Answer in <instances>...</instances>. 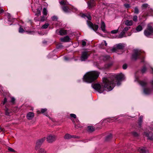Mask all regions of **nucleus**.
Instances as JSON below:
<instances>
[{"label": "nucleus", "instance_id": "nucleus-3", "mask_svg": "<svg viewBox=\"0 0 153 153\" xmlns=\"http://www.w3.org/2000/svg\"><path fill=\"white\" fill-rule=\"evenodd\" d=\"M153 33V28L149 25H147V29L144 31L145 35L147 36Z\"/></svg>", "mask_w": 153, "mask_h": 153}, {"label": "nucleus", "instance_id": "nucleus-42", "mask_svg": "<svg viewBox=\"0 0 153 153\" xmlns=\"http://www.w3.org/2000/svg\"><path fill=\"white\" fill-rule=\"evenodd\" d=\"M127 65L126 64H124L123 66V68L124 69H126L127 68Z\"/></svg>", "mask_w": 153, "mask_h": 153}, {"label": "nucleus", "instance_id": "nucleus-2", "mask_svg": "<svg viewBox=\"0 0 153 153\" xmlns=\"http://www.w3.org/2000/svg\"><path fill=\"white\" fill-rule=\"evenodd\" d=\"M99 73L97 71H92L86 73L83 77L84 82L90 83L96 80L98 77Z\"/></svg>", "mask_w": 153, "mask_h": 153}, {"label": "nucleus", "instance_id": "nucleus-39", "mask_svg": "<svg viewBox=\"0 0 153 153\" xmlns=\"http://www.w3.org/2000/svg\"><path fill=\"white\" fill-rule=\"evenodd\" d=\"M70 116L74 118H76V115L75 114H70Z\"/></svg>", "mask_w": 153, "mask_h": 153}, {"label": "nucleus", "instance_id": "nucleus-34", "mask_svg": "<svg viewBox=\"0 0 153 153\" xmlns=\"http://www.w3.org/2000/svg\"><path fill=\"white\" fill-rule=\"evenodd\" d=\"M118 32V30H114L111 31V33L113 34H115L117 33Z\"/></svg>", "mask_w": 153, "mask_h": 153}, {"label": "nucleus", "instance_id": "nucleus-11", "mask_svg": "<svg viewBox=\"0 0 153 153\" xmlns=\"http://www.w3.org/2000/svg\"><path fill=\"white\" fill-rule=\"evenodd\" d=\"M34 116V114L33 112H29L27 115V118L28 120H32Z\"/></svg>", "mask_w": 153, "mask_h": 153}, {"label": "nucleus", "instance_id": "nucleus-57", "mask_svg": "<svg viewBox=\"0 0 153 153\" xmlns=\"http://www.w3.org/2000/svg\"><path fill=\"white\" fill-rule=\"evenodd\" d=\"M88 6H90V3H88Z\"/></svg>", "mask_w": 153, "mask_h": 153}, {"label": "nucleus", "instance_id": "nucleus-6", "mask_svg": "<svg viewBox=\"0 0 153 153\" xmlns=\"http://www.w3.org/2000/svg\"><path fill=\"white\" fill-rule=\"evenodd\" d=\"M88 26L95 31H96L99 28L98 25L93 24L90 22H88Z\"/></svg>", "mask_w": 153, "mask_h": 153}, {"label": "nucleus", "instance_id": "nucleus-43", "mask_svg": "<svg viewBox=\"0 0 153 153\" xmlns=\"http://www.w3.org/2000/svg\"><path fill=\"white\" fill-rule=\"evenodd\" d=\"M7 99L6 98H5L4 99V101L3 102V105H4L5 104V103L7 102Z\"/></svg>", "mask_w": 153, "mask_h": 153}, {"label": "nucleus", "instance_id": "nucleus-58", "mask_svg": "<svg viewBox=\"0 0 153 153\" xmlns=\"http://www.w3.org/2000/svg\"><path fill=\"white\" fill-rule=\"evenodd\" d=\"M1 12H4V10L3 9H1Z\"/></svg>", "mask_w": 153, "mask_h": 153}, {"label": "nucleus", "instance_id": "nucleus-27", "mask_svg": "<svg viewBox=\"0 0 153 153\" xmlns=\"http://www.w3.org/2000/svg\"><path fill=\"white\" fill-rule=\"evenodd\" d=\"M49 25L48 24L46 23L42 25V28L46 29L48 27Z\"/></svg>", "mask_w": 153, "mask_h": 153}, {"label": "nucleus", "instance_id": "nucleus-8", "mask_svg": "<svg viewBox=\"0 0 153 153\" xmlns=\"http://www.w3.org/2000/svg\"><path fill=\"white\" fill-rule=\"evenodd\" d=\"M152 88L149 89L148 88H145L143 89V92L144 94H149L151 93L152 91L153 90V86L152 84V82H151Z\"/></svg>", "mask_w": 153, "mask_h": 153}, {"label": "nucleus", "instance_id": "nucleus-36", "mask_svg": "<svg viewBox=\"0 0 153 153\" xmlns=\"http://www.w3.org/2000/svg\"><path fill=\"white\" fill-rule=\"evenodd\" d=\"M129 28L128 27H125L123 30V31L125 33L126 31L128 30Z\"/></svg>", "mask_w": 153, "mask_h": 153}, {"label": "nucleus", "instance_id": "nucleus-46", "mask_svg": "<svg viewBox=\"0 0 153 153\" xmlns=\"http://www.w3.org/2000/svg\"><path fill=\"white\" fill-rule=\"evenodd\" d=\"M45 18L44 17V16H42V17L41 18V19H40V20H41V21H44V20H45Z\"/></svg>", "mask_w": 153, "mask_h": 153}, {"label": "nucleus", "instance_id": "nucleus-61", "mask_svg": "<svg viewBox=\"0 0 153 153\" xmlns=\"http://www.w3.org/2000/svg\"><path fill=\"white\" fill-rule=\"evenodd\" d=\"M83 15V16H82L83 17H84V16H85V15Z\"/></svg>", "mask_w": 153, "mask_h": 153}, {"label": "nucleus", "instance_id": "nucleus-51", "mask_svg": "<svg viewBox=\"0 0 153 153\" xmlns=\"http://www.w3.org/2000/svg\"><path fill=\"white\" fill-rule=\"evenodd\" d=\"M52 19L53 20H55V19H57V18H56V17L53 16L52 18Z\"/></svg>", "mask_w": 153, "mask_h": 153}, {"label": "nucleus", "instance_id": "nucleus-33", "mask_svg": "<svg viewBox=\"0 0 153 153\" xmlns=\"http://www.w3.org/2000/svg\"><path fill=\"white\" fill-rule=\"evenodd\" d=\"M134 13L136 14H138L139 13V10L137 7H135L134 8Z\"/></svg>", "mask_w": 153, "mask_h": 153}, {"label": "nucleus", "instance_id": "nucleus-24", "mask_svg": "<svg viewBox=\"0 0 153 153\" xmlns=\"http://www.w3.org/2000/svg\"><path fill=\"white\" fill-rule=\"evenodd\" d=\"M142 119H143V117L140 116L139 119V122H138V124L139 126H140V127L141 125V123L142 122Z\"/></svg>", "mask_w": 153, "mask_h": 153}, {"label": "nucleus", "instance_id": "nucleus-4", "mask_svg": "<svg viewBox=\"0 0 153 153\" xmlns=\"http://www.w3.org/2000/svg\"><path fill=\"white\" fill-rule=\"evenodd\" d=\"M45 137H44L38 140L36 142V144L35 147L36 150L40 149V147L45 140Z\"/></svg>", "mask_w": 153, "mask_h": 153}, {"label": "nucleus", "instance_id": "nucleus-53", "mask_svg": "<svg viewBox=\"0 0 153 153\" xmlns=\"http://www.w3.org/2000/svg\"><path fill=\"white\" fill-rule=\"evenodd\" d=\"M120 84V83L119 81L117 83V85H119Z\"/></svg>", "mask_w": 153, "mask_h": 153}, {"label": "nucleus", "instance_id": "nucleus-12", "mask_svg": "<svg viewBox=\"0 0 153 153\" xmlns=\"http://www.w3.org/2000/svg\"><path fill=\"white\" fill-rule=\"evenodd\" d=\"M115 77L117 80H121L123 79L124 78V75L122 73H120L116 75Z\"/></svg>", "mask_w": 153, "mask_h": 153}, {"label": "nucleus", "instance_id": "nucleus-7", "mask_svg": "<svg viewBox=\"0 0 153 153\" xmlns=\"http://www.w3.org/2000/svg\"><path fill=\"white\" fill-rule=\"evenodd\" d=\"M143 135L147 137L148 139L151 140H153V134L150 132H145Z\"/></svg>", "mask_w": 153, "mask_h": 153}, {"label": "nucleus", "instance_id": "nucleus-9", "mask_svg": "<svg viewBox=\"0 0 153 153\" xmlns=\"http://www.w3.org/2000/svg\"><path fill=\"white\" fill-rule=\"evenodd\" d=\"M88 56L89 55L87 52H83L81 58V61H83L87 59Z\"/></svg>", "mask_w": 153, "mask_h": 153}, {"label": "nucleus", "instance_id": "nucleus-25", "mask_svg": "<svg viewBox=\"0 0 153 153\" xmlns=\"http://www.w3.org/2000/svg\"><path fill=\"white\" fill-rule=\"evenodd\" d=\"M11 113V112L9 111V110L7 108L5 110V114L9 116L10 115V114Z\"/></svg>", "mask_w": 153, "mask_h": 153}, {"label": "nucleus", "instance_id": "nucleus-23", "mask_svg": "<svg viewBox=\"0 0 153 153\" xmlns=\"http://www.w3.org/2000/svg\"><path fill=\"white\" fill-rule=\"evenodd\" d=\"M88 131L90 132H92L94 131V128L92 126H89L88 127Z\"/></svg>", "mask_w": 153, "mask_h": 153}, {"label": "nucleus", "instance_id": "nucleus-56", "mask_svg": "<svg viewBox=\"0 0 153 153\" xmlns=\"http://www.w3.org/2000/svg\"><path fill=\"white\" fill-rule=\"evenodd\" d=\"M65 60H67L68 59L67 58V57H65Z\"/></svg>", "mask_w": 153, "mask_h": 153}, {"label": "nucleus", "instance_id": "nucleus-41", "mask_svg": "<svg viewBox=\"0 0 153 153\" xmlns=\"http://www.w3.org/2000/svg\"><path fill=\"white\" fill-rule=\"evenodd\" d=\"M142 6L143 7L146 8L148 6V4H143L142 5Z\"/></svg>", "mask_w": 153, "mask_h": 153}, {"label": "nucleus", "instance_id": "nucleus-18", "mask_svg": "<svg viewBox=\"0 0 153 153\" xmlns=\"http://www.w3.org/2000/svg\"><path fill=\"white\" fill-rule=\"evenodd\" d=\"M37 150L38 151V153H47L46 151L42 148H41Z\"/></svg>", "mask_w": 153, "mask_h": 153}, {"label": "nucleus", "instance_id": "nucleus-31", "mask_svg": "<svg viewBox=\"0 0 153 153\" xmlns=\"http://www.w3.org/2000/svg\"><path fill=\"white\" fill-rule=\"evenodd\" d=\"M125 34L124 32L122 31L119 35V37L120 38L123 37V36Z\"/></svg>", "mask_w": 153, "mask_h": 153}, {"label": "nucleus", "instance_id": "nucleus-21", "mask_svg": "<svg viewBox=\"0 0 153 153\" xmlns=\"http://www.w3.org/2000/svg\"><path fill=\"white\" fill-rule=\"evenodd\" d=\"M112 137V135L111 134H109L108 136H107L105 140L106 141H108L110 140Z\"/></svg>", "mask_w": 153, "mask_h": 153}, {"label": "nucleus", "instance_id": "nucleus-19", "mask_svg": "<svg viewBox=\"0 0 153 153\" xmlns=\"http://www.w3.org/2000/svg\"><path fill=\"white\" fill-rule=\"evenodd\" d=\"M71 135L68 134H66L64 136V138L65 139H69L72 137Z\"/></svg>", "mask_w": 153, "mask_h": 153}, {"label": "nucleus", "instance_id": "nucleus-38", "mask_svg": "<svg viewBox=\"0 0 153 153\" xmlns=\"http://www.w3.org/2000/svg\"><path fill=\"white\" fill-rule=\"evenodd\" d=\"M60 3L61 4H62V5H66L67 4L66 2L65 1H61L60 2Z\"/></svg>", "mask_w": 153, "mask_h": 153}, {"label": "nucleus", "instance_id": "nucleus-26", "mask_svg": "<svg viewBox=\"0 0 153 153\" xmlns=\"http://www.w3.org/2000/svg\"><path fill=\"white\" fill-rule=\"evenodd\" d=\"M43 14L45 16H46L47 14V9L45 8H44L43 9Z\"/></svg>", "mask_w": 153, "mask_h": 153}, {"label": "nucleus", "instance_id": "nucleus-30", "mask_svg": "<svg viewBox=\"0 0 153 153\" xmlns=\"http://www.w3.org/2000/svg\"><path fill=\"white\" fill-rule=\"evenodd\" d=\"M140 84L142 86H146V85L147 84V83L146 82L142 81L140 82Z\"/></svg>", "mask_w": 153, "mask_h": 153}, {"label": "nucleus", "instance_id": "nucleus-5", "mask_svg": "<svg viewBox=\"0 0 153 153\" xmlns=\"http://www.w3.org/2000/svg\"><path fill=\"white\" fill-rule=\"evenodd\" d=\"M46 139L48 143H51L56 140V137L54 135H50L47 137Z\"/></svg>", "mask_w": 153, "mask_h": 153}, {"label": "nucleus", "instance_id": "nucleus-20", "mask_svg": "<svg viewBox=\"0 0 153 153\" xmlns=\"http://www.w3.org/2000/svg\"><path fill=\"white\" fill-rule=\"evenodd\" d=\"M117 49H121L123 48V46L121 44H119L116 45Z\"/></svg>", "mask_w": 153, "mask_h": 153}, {"label": "nucleus", "instance_id": "nucleus-44", "mask_svg": "<svg viewBox=\"0 0 153 153\" xmlns=\"http://www.w3.org/2000/svg\"><path fill=\"white\" fill-rule=\"evenodd\" d=\"M86 45V42L84 41V40H83L82 41V45L83 46H85Z\"/></svg>", "mask_w": 153, "mask_h": 153}, {"label": "nucleus", "instance_id": "nucleus-35", "mask_svg": "<svg viewBox=\"0 0 153 153\" xmlns=\"http://www.w3.org/2000/svg\"><path fill=\"white\" fill-rule=\"evenodd\" d=\"M137 16H134L133 17V20L135 22H136L137 21Z\"/></svg>", "mask_w": 153, "mask_h": 153}, {"label": "nucleus", "instance_id": "nucleus-28", "mask_svg": "<svg viewBox=\"0 0 153 153\" xmlns=\"http://www.w3.org/2000/svg\"><path fill=\"white\" fill-rule=\"evenodd\" d=\"M47 109L45 108H42L41 110V113L42 114H44L45 112H46L47 111Z\"/></svg>", "mask_w": 153, "mask_h": 153}, {"label": "nucleus", "instance_id": "nucleus-48", "mask_svg": "<svg viewBox=\"0 0 153 153\" xmlns=\"http://www.w3.org/2000/svg\"><path fill=\"white\" fill-rule=\"evenodd\" d=\"M146 68H143L141 70L142 72L143 73H144L146 71Z\"/></svg>", "mask_w": 153, "mask_h": 153}, {"label": "nucleus", "instance_id": "nucleus-54", "mask_svg": "<svg viewBox=\"0 0 153 153\" xmlns=\"http://www.w3.org/2000/svg\"><path fill=\"white\" fill-rule=\"evenodd\" d=\"M37 113H38V114H40V113H41V111H37Z\"/></svg>", "mask_w": 153, "mask_h": 153}, {"label": "nucleus", "instance_id": "nucleus-15", "mask_svg": "<svg viewBox=\"0 0 153 153\" xmlns=\"http://www.w3.org/2000/svg\"><path fill=\"white\" fill-rule=\"evenodd\" d=\"M59 35H64L67 34V31L65 30L61 29L59 31Z\"/></svg>", "mask_w": 153, "mask_h": 153}, {"label": "nucleus", "instance_id": "nucleus-59", "mask_svg": "<svg viewBox=\"0 0 153 153\" xmlns=\"http://www.w3.org/2000/svg\"><path fill=\"white\" fill-rule=\"evenodd\" d=\"M131 35V33L130 32L129 33L128 36H129Z\"/></svg>", "mask_w": 153, "mask_h": 153}, {"label": "nucleus", "instance_id": "nucleus-49", "mask_svg": "<svg viewBox=\"0 0 153 153\" xmlns=\"http://www.w3.org/2000/svg\"><path fill=\"white\" fill-rule=\"evenodd\" d=\"M15 100V99L14 97L11 98V102L12 103H13Z\"/></svg>", "mask_w": 153, "mask_h": 153}, {"label": "nucleus", "instance_id": "nucleus-32", "mask_svg": "<svg viewBox=\"0 0 153 153\" xmlns=\"http://www.w3.org/2000/svg\"><path fill=\"white\" fill-rule=\"evenodd\" d=\"M36 15L38 16H40L41 15V11L40 10L37 9V13L36 14Z\"/></svg>", "mask_w": 153, "mask_h": 153}, {"label": "nucleus", "instance_id": "nucleus-10", "mask_svg": "<svg viewBox=\"0 0 153 153\" xmlns=\"http://www.w3.org/2000/svg\"><path fill=\"white\" fill-rule=\"evenodd\" d=\"M140 54V52L139 51L137 50H134V53L132 56V58L134 60H136L137 59V57Z\"/></svg>", "mask_w": 153, "mask_h": 153}, {"label": "nucleus", "instance_id": "nucleus-52", "mask_svg": "<svg viewBox=\"0 0 153 153\" xmlns=\"http://www.w3.org/2000/svg\"><path fill=\"white\" fill-rule=\"evenodd\" d=\"M87 17L89 20H90L91 19V17L90 16H87Z\"/></svg>", "mask_w": 153, "mask_h": 153}, {"label": "nucleus", "instance_id": "nucleus-45", "mask_svg": "<svg viewBox=\"0 0 153 153\" xmlns=\"http://www.w3.org/2000/svg\"><path fill=\"white\" fill-rule=\"evenodd\" d=\"M117 49V47L116 48H113L111 50V51L113 52H115L116 51V50Z\"/></svg>", "mask_w": 153, "mask_h": 153}, {"label": "nucleus", "instance_id": "nucleus-47", "mask_svg": "<svg viewBox=\"0 0 153 153\" xmlns=\"http://www.w3.org/2000/svg\"><path fill=\"white\" fill-rule=\"evenodd\" d=\"M8 150L10 151V152H14V149H13L11 148H9L8 149Z\"/></svg>", "mask_w": 153, "mask_h": 153}, {"label": "nucleus", "instance_id": "nucleus-16", "mask_svg": "<svg viewBox=\"0 0 153 153\" xmlns=\"http://www.w3.org/2000/svg\"><path fill=\"white\" fill-rule=\"evenodd\" d=\"M125 23L127 26H131L133 24V22L132 20H127L125 21Z\"/></svg>", "mask_w": 153, "mask_h": 153}, {"label": "nucleus", "instance_id": "nucleus-29", "mask_svg": "<svg viewBox=\"0 0 153 153\" xmlns=\"http://www.w3.org/2000/svg\"><path fill=\"white\" fill-rule=\"evenodd\" d=\"M62 9L65 12H66L68 11V8L67 7L64 6L62 7Z\"/></svg>", "mask_w": 153, "mask_h": 153}, {"label": "nucleus", "instance_id": "nucleus-13", "mask_svg": "<svg viewBox=\"0 0 153 153\" xmlns=\"http://www.w3.org/2000/svg\"><path fill=\"white\" fill-rule=\"evenodd\" d=\"M138 151L140 153H147L148 152V151L146 148L144 147L139 148Z\"/></svg>", "mask_w": 153, "mask_h": 153}, {"label": "nucleus", "instance_id": "nucleus-1", "mask_svg": "<svg viewBox=\"0 0 153 153\" xmlns=\"http://www.w3.org/2000/svg\"><path fill=\"white\" fill-rule=\"evenodd\" d=\"M115 83L110 78H104L103 79V83L101 84H95L92 85L93 88L100 93H102L106 88L108 91L112 90Z\"/></svg>", "mask_w": 153, "mask_h": 153}, {"label": "nucleus", "instance_id": "nucleus-60", "mask_svg": "<svg viewBox=\"0 0 153 153\" xmlns=\"http://www.w3.org/2000/svg\"><path fill=\"white\" fill-rule=\"evenodd\" d=\"M152 84L153 86V80L152 81Z\"/></svg>", "mask_w": 153, "mask_h": 153}, {"label": "nucleus", "instance_id": "nucleus-37", "mask_svg": "<svg viewBox=\"0 0 153 153\" xmlns=\"http://www.w3.org/2000/svg\"><path fill=\"white\" fill-rule=\"evenodd\" d=\"M24 32V30L21 27H20L19 30V33H22Z\"/></svg>", "mask_w": 153, "mask_h": 153}, {"label": "nucleus", "instance_id": "nucleus-50", "mask_svg": "<svg viewBox=\"0 0 153 153\" xmlns=\"http://www.w3.org/2000/svg\"><path fill=\"white\" fill-rule=\"evenodd\" d=\"M124 6L126 8H129L130 7L129 5L128 4H125Z\"/></svg>", "mask_w": 153, "mask_h": 153}, {"label": "nucleus", "instance_id": "nucleus-17", "mask_svg": "<svg viewBox=\"0 0 153 153\" xmlns=\"http://www.w3.org/2000/svg\"><path fill=\"white\" fill-rule=\"evenodd\" d=\"M105 25L104 22L102 21L101 24V28L102 30L103 31H104L105 30Z\"/></svg>", "mask_w": 153, "mask_h": 153}, {"label": "nucleus", "instance_id": "nucleus-55", "mask_svg": "<svg viewBox=\"0 0 153 153\" xmlns=\"http://www.w3.org/2000/svg\"><path fill=\"white\" fill-rule=\"evenodd\" d=\"M104 42L105 43V46H107V43L105 41H104Z\"/></svg>", "mask_w": 153, "mask_h": 153}, {"label": "nucleus", "instance_id": "nucleus-40", "mask_svg": "<svg viewBox=\"0 0 153 153\" xmlns=\"http://www.w3.org/2000/svg\"><path fill=\"white\" fill-rule=\"evenodd\" d=\"M133 135L135 137H137L139 135L138 134H137V132H133Z\"/></svg>", "mask_w": 153, "mask_h": 153}, {"label": "nucleus", "instance_id": "nucleus-22", "mask_svg": "<svg viewBox=\"0 0 153 153\" xmlns=\"http://www.w3.org/2000/svg\"><path fill=\"white\" fill-rule=\"evenodd\" d=\"M143 29L142 27L140 25H138L136 28V30L137 31H140Z\"/></svg>", "mask_w": 153, "mask_h": 153}, {"label": "nucleus", "instance_id": "nucleus-14", "mask_svg": "<svg viewBox=\"0 0 153 153\" xmlns=\"http://www.w3.org/2000/svg\"><path fill=\"white\" fill-rule=\"evenodd\" d=\"M70 40V39L68 36H66L64 37L60 38V40L62 42H69Z\"/></svg>", "mask_w": 153, "mask_h": 153}]
</instances>
